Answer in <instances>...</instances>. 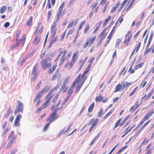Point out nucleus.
Returning <instances> with one entry per match:
<instances>
[{"label": "nucleus", "mask_w": 154, "mask_h": 154, "mask_svg": "<svg viewBox=\"0 0 154 154\" xmlns=\"http://www.w3.org/2000/svg\"><path fill=\"white\" fill-rule=\"evenodd\" d=\"M146 83V81L144 79L142 82L140 86H142V87L143 88L145 86Z\"/></svg>", "instance_id": "603ef678"}, {"label": "nucleus", "mask_w": 154, "mask_h": 154, "mask_svg": "<svg viewBox=\"0 0 154 154\" xmlns=\"http://www.w3.org/2000/svg\"><path fill=\"white\" fill-rule=\"evenodd\" d=\"M151 119L149 120L146 123H145L141 127L142 129H143V128L145 127L149 123V122L151 121Z\"/></svg>", "instance_id": "4d7b16f0"}, {"label": "nucleus", "mask_w": 154, "mask_h": 154, "mask_svg": "<svg viewBox=\"0 0 154 154\" xmlns=\"http://www.w3.org/2000/svg\"><path fill=\"white\" fill-rule=\"evenodd\" d=\"M57 65V63H55L54 65L52 67V72H53V71H54L55 70L56 68Z\"/></svg>", "instance_id": "338daca9"}, {"label": "nucleus", "mask_w": 154, "mask_h": 154, "mask_svg": "<svg viewBox=\"0 0 154 154\" xmlns=\"http://www.w3.org/2000/svg\"><path fill=\"white\" fill-rule=\"evenodd\" d=\"M94 120V119H92L89 122V123L88 124H86L82 128V129H84V128L86 126V125H91V123H92V122Z\"/></svg>", "instance_id": "a19ab883"}, {"label": "nucleus", "mask_w": 154, "mask_h": 154, "mask_svg": "<svg viewBox=\"0 0 154 154\" xmlns=\"http://www.w3.org/2000/svg\"><path fill=\"white\" fill-rule=\"evenodd\" d=\"M44 109V108L42 106L39 108H38L36 110V112H38L41 111L42 109Z\"/></svg>", "instance_id": "680f3d73"}, {"label": "nucleus", "mask_w": 154, "mask_h": 154, "mask_svg": "<svg viewBox=\"0 0 154 154\" xmlns=\"http://www.w3.org/2000/svg\"><path fill=\"white\" fill-rule=\"evenodd\" d=\"M86 79V78H85L83 80L82 82V83L80 84H79L78 85H77L76 87V91H77V92H78L81 87H82V85L83 84L84 81Z\"/></svg>", "instance_id": "ddd939ff"}, {"label": "nucleus", "mask_w": 154, "mask_h": 154, "mask_svg": "<svg viewBox=\"0 0 154 154\" xmlns=\"http://www.w3.org/2000/svg\"><path fill=\"white\" fill-rule=\"evenodd\" d=\"M65 56H62L61 57V59L60 60V63L59 64V65H60L62 63H63L65 60L66 59Z\"/></svg>", "instance_id": "bb28decb"}, {"label": "nucleus", "mask_w": 154, "mask_h": 154, "mask_svg": "<svg viewBox=\"0 0 154 154\" xmlns=\"http://www.w3.org/2000/svg\"><path fill=\"white\" fill-rule=\"evenodd\" d=\"M101 23L102 21H100L96 24V27L95 28L94 31H93V33H95L97 30L99 29Z\"/></svg>", "instance_id": "4468645a"}, {"label": "nucleus", "mask_w": 154, "mask_h": 154, "mask_svg": "<svg viewBox=\"0 0 154 154\" xmlns=\"http://www.w3.org/2000/svg\"><path fill=\"white\" fill-rule=\"evenodd\" d=\"M74 31V29L73 28L71 30H69L66 35V37L68 36L69 34H71Z\"/></svg>", "instance_id": "de8ad7c7"}, {"label": "nucleus", "mask_w": 154, "mask_h": 154, "mask_svg": "<svg viewBox=\"0 0 154 154\" xmlns=\"http://www.w3.org/2000/svg\"><path fill=\"white\" fill-rule=\"evenodd\" d=\"M154 113L153 110H152L145 116V118L146 119V120H147L150 116H151L153 113Z\"/></svg>", "instance_id": "a211bd4d"}, {"label": "nucleus", "mask_w": 154, "mask_h": 154, "mask_svg": "<svg viewBox=\"0 0 154 154\" xmlns=\"http://www.w3.org/2000/svg\"><path fill=\"white\" fill-rule=\"evenodd\" d=\"M51 63L50 62H48L46 59H44L41 62V65L44 70H46L48 67L51 66Z\"/></svg>", "instance_id": "7ed1b4c3"}, {"label": "nucleus", "mask_w": 154, "mask_h": 154, "mask_svg": "<svg viewBox=\"0 0 154 154\" xmlns=\"http://www.w3.org/2000/svg\"><path fill=\"white\" fill-rule=\"evenodd\" d=\"M17 102H18V104L17 105L14 112L15 115H16L17 113L19 112L21 113H23V109L24 107L23 103L19 100H18Z\"/></svg>", "instance_id": "f257e3e1"}, {"label": "nucleus", "mask_w": 154, "mask_h": 154, "mask_svg": "<svg viewBox=\"0 0 154 154\" xmlns=\"http://www.w3.org/2000/svg\"><path fill=\"white\" fill-rule=\"evenodd\" d=\"M61 84V82H58L56 86L54 88V89L55 90H57V89H58V88L60 86Z\"/></svg>", "instance_id": "6e6d98bb"}, {"label": "nucleus", "mask_w": 154, "mask_h": 154, "mask_svg": "<svg viewBox=\"0 0 154 154\" xmlns=\"http://www.w3.org/2000/svg\"><path fill=\"white\" fill-rule=\"evenodd\" d=\"M132 82L129 83L128 82H126L121 83V86L123 89L127 88L129 85L131 84Z\"/></svg>", "instance_id": "9b49d317"}, {"label": "nucleus", "mask_w": 154, "mask_h": 154, "mask_svg": "<svg viewBox=\"0 0 154 154\" xmlns=\"http://www.w3.org/2000/svg\"><path fill=\"white\" fill-rule=\"evenodd\" d=\"M42 101V100L40 98H39L38 99V100L35 102H36V106H38L40 104V102Z\"/></svg>", "instance_id": "5fc2aeb1"}, {"label": "nucleus", "mask_w": 154, "mask_h": 154, "mask_svg": "<svg viewBox=\"0 0 154 154\" xmlns=\"http://www.w3.org/2000/svg\"><path fill=\"white\" fill-rule=\"evenodd\" d=\"M9 23L8 22H6L5 23L4 25V26L5 28H7L9 26Z\"/></svg>", "instance_id": "e2e57ef3"}, {"label": "nucleus", "mask_w": 154, "mask_h": 154, "mask_svg": "<svg viewBox=\"0 0 154 154\" xmlns=\"http://www.w3.org/2000/svg\"><path fill=\"white\" fill-rule=\"evenodd\" d=\"M96 38V37L94 36L93 38H91V39L88 38L87 40V41H88V46L90 47L91 46L92 44L93 43V42H94Z\"/></svg>", "instance_id": "f8f14e48"}, {"label": "nucleus", "mask_w": 154, "mask_h": 154, "mask_svg": "<svg viewBox=\"0 0 154 154\" xmlns=\"http://www.w3.org/2000/svg\"><path fill=\"white\" fill-rule=\"evenodd\" d=\"M132 36L131 35H129V34H127L125 36V39L124 41V43L126 44L127 46L128 45V43L131 40Z\"/></svg>", "instance_id": "1a4fd4ad"}, {"label": "nucleus", "mask_w": 154, "mask_h": 154, "mask_svg": "<svg viewBox=\"0 0 154 154\" xmlns=\"http://www.w3.org/2000/svg\"><path fill=\"white\" fill-rule=\"evenodd\" d=\"M151 48H147L146 46L144 53V55L148 53L149 52L151 51Z\"/></svg>", "instance_id": "ea45409f"}, {"label": "nucleus", "mask_w": 154, "mask_h": 154, "mask_svg": "<svg viewBox=\"0 0 154 154\" xmlns=\"http://www.w3.org/2000/svg\"><path fill=\"white\" fill-rule=\"evenodd\" d=\"M85 20H83L82 22L81 23V24H80V25L79 26V28H78V30H80L81 29L82 27L83 26V25H84L85 23Z\"/></svg>", "instance_id": "c9c22d12"}, {"label": "nucleus", "mask_w": 154, "mask_h": 154, "mask_svg": "<svg viewBox=\"0 0 154 154\" xmlns=\"http://www.w3.org/2000/svg\"><path fill=\"white\" fill-rule=\"evenodd\" d=\"M108 38V40L106 41V43H105V44L104 45V47H106L109 44V42L110 41L111 38Z\"/></svg>", "instance_id": "0e129e2a"}, {"label": "nucleus", "mask_w": 154, "mask_h": 154, "mask_svg": "<svg viewBox=\"0 0 154 154\" xmlns=\"http://www.w3.org/2000/svg\"><path fill=\"white\" fill-rule=\"evenodd\" d=\"M45 88H43L38 94H37L36 97L34 99V102H36L38 99L41 98V97L43 93L45 92Z\"/></svg>", "instance_id": "0eeeda50"}, {"label": "nucleus", "mask_w": 154, "mask_h": 154, "mask_svg": "<svg viewBox=\"0 0 154 154\" xmlns=\"http://www.w3.org/2000/svg\"><path fill=\"white\" fill-rule=\"evenodd\" d=\"M91 63H89L88 66H87V68L86 69L85 71L87 72H88L90 69L91 66Z\"/></svg>", "instance_id": "8fccbe9b"}, {"label": "nucleus", "mask_w": 154, "mask_h": 154, "mask_svg": "<svg viewBox=\"0 0 154 154\" xmlns=\"http://www.w3.org/2000/svg\"><path fill=\"white\" fill-rule=\"evenodd\" d=\"M121 41H122L121 39L120 38L117 39L116 40V42L115 47H116L121 42Z\"/></svg>", "instance_id": "e433bc0d"}, {"label": "nucleus", "mask_w": 154, "mask_h": 154, "mask_svg": "<svg viewBox=\"0 0 154 154\" xmlns=\"http://www.w3.org/2000/svg\"><path fill=\"white\" fill-rule=\"evenodd\" d=\"M89 45L88 41H86L85 44H84L83 46V48H85L88 45Z\"/></svg>", "instance_id": "69168bd1"}, {"label": "nucleus", "mask_w": 154, "mask_h": 154, "mask_svg": "<svg viewBox=\"0 0 154 154\" xmlns=\"http://www.w3.org/2000/svg\"><path fill=\"white\" fill-rule=\"evenodd\" d=\"M14 140H11L8 143L6 148L7 149H8L11 145L14 142Z\"/></svg>", "instance_id": "b1692460"}, {"label": "nucleus", "mask_w": 154, "mask_h": 154, "mask_svg": "<svg viewBox=\"0 0 154 154\" xmlns=\"http://www.w3.org/2000/svg\"><path fill=\"white\" fill-rule=\"evenodd\" d=\"M67 51L65 50H63L60 54H61V55L62 54H63V55L62 56H65V55L66 54L67 52Z\"/></svg>", "instance_id": "3c124183"}, {"label": "nucleus", "mask_w": 154, "mask_h": 154, "mask_svg": "<svg viewBox=\"0 0 154 154\" xmlns=\"http://www.w3.org/2000/svg\"><path fill=\"white\" fill-rule=\"evenodd\" d=\"M38 65L39 64L38 63H36L35 65L32 72V74L33 75V77L32 79V81H35V80L36 78H37V75L39 74V71L37 70L38 67Z\"/></svg>", "instance_id": "f03ea898"}, {"label": "nucleus", "mask_w": 154, "mask_h": 154, "mask_svg": "<svg viewBox=\"0 0 154 154\" xmlns=\"http://www.w3.org/2000/svg\"><path fill=\"white\" fill-rule=\"evenodd\" d=\"M99 121V119H98L97 118L95 119V121L92 124V126L93 127H95L96 125H97V123Z\"/></svg>", "instance_id": "c03bdc74"}, {"label": "nucleus", "mask_w": 154, "mask_h": 154, "mask_svg": "<svg viewBox=\"0 0 154 154\" xmlns=\"http://www.w3.org/2000/svg\"><path fill=\"white\" fill-rule=\"evenodd\" d=\"M6 9V6H3L0 9V12L1 13H2Z\"/></svg>", "instance_id": "37998d69"}, {"label": "nucleus", "mask_w": 154, "mask_h": 154, "mask_svg": "<svg viewBox=\"0 0 154 154\" xmlns=\"http://www.w3.org/2000/svg\"><path fill=\"white\" fill-rule=\"evenodd\" d=\"M9 129L8 128H7L6 129H5L3 132L2 133V135L4 136L5 135L6 132L8 131Z\"/></svg>", "instance_id": "13d9d810"}, {"label": "nucleus", "mask_w": 154, "mask_h": 154, "mask_svg": "<svg viewBox=\"0 0 154 154\" xmlns=\"http://www.w3.org/2000/svg\"><path fill=\"white\" fill-rule=\"evenodd\" d=\"M94 103H93L90 106L88 109V111L89 112H91L92 111L94 107Z\"/></svg>", "instance_id": "a878e982"}, {"label": "nucleus", "mask_w": 154, "mask_h": 154, "mask_svg": "<svg viewBox=\"0 0 154 154\" xmlns=\"http://www.w3.org/2000/svg\"><path fill=\"white\" fill-rule=\"evenodd\" d=\"M127 147V146H125L122 148L120 149L119 150V151L117 153L119 154L122 151H123V150H124V149H126Z\"/></svg>", "instance_id": "79ce46f5"}, {"label": "nucleus", "mask_w": 154, "mask_h": 154, "mask_svg": "<svg viewBox=\"0 0 154 154\" xmlns=\"http://www.w3.org/2000/svg\"><path fill=\"white\" fill-rule=\"evenodd\" d=\"M108 6V4H106V5L104 8L103 10V13H104L106 11V10Z\"/></svg>", "instance_id": "bf43d9fd"}, {"label": "nucleus", "mask_w": 154, "mask_h": 154, "mask_svg": "<svg viewBox=\"0 0 154 154\" xmlns=\"http://www.w3.org/2000/svg\"><path fill=\"white\" fill-rule=\"evenodd\" d=\"M77 60V54L75 53L73 55L72 60L69 63V66L67 67V69L69 70L72 67L75 62Z\"/></svg>", "instance_id": "20e7f679"}, {"label": "nucleus", "mask_w": 154, "mask_h": 154, "mask_svg": "<svg viewBox=\"0 0 154 154\" xmlns=\"http://www.w3.org/2000/svg\"><path fill=\"white\" fill-rule=\"evenodd\" d=\"M17 150V149L16 148H15L13 150H12L10 154H14L16 152Z\"/></svg>", "instance_id": "774afa93"}, {"label": "nucleus", "mask_w": 154, "mask_h": 154, "mask_svg": "<svg viewBox=\"0 0 154 154\" xmlns=\"http://www.w3.org/2000/svg\"><path fill=\"white\" fill-rule=\"evenodd\" d=\"M104 31L105 30H103L98 36V37L100 38H100L101 40H102L104 38L106 37V35L104 34Z\"/></svg>", "instance_id": "4be33fe9"}, {"label": "nucleus", "mask_w": 154, "mask_h": 154, "mask_svg": "<svg viewBox=\"0 0 154 154\" xmlns=\"http://www.w3.org/2000/svg\"><path fill=\"white\" fill-rule=\"evenodd\" d=\"M72 125V124H71L67 128L65 131L63 133V134H65L66 133H67L71 127Z\"/></svg>", "instance_id": "49530a36"}, {"label": "nucleus", "mask_w": 154, "mask_h": 154, "mask_svg": "<svg viewBox=\"0 0 154 154\" xmlns=\"http://www.w3.org/2000/svg\"><path fill=\"white\" fill-rule=\"evenodd\" d=\"M54 120V119H53L52 118L50 119V117H49L48 119V121H49V122L48 123V124L45 126L44 130V131L47 130L48 128L49 127L50 123Z\"/></svg>", "instance_id": "9d476101"}, {"label": "nucleus", "mask_w": 154, "mask_h": 154, "mask_svg": "<svg viewBox=\"0 0 154 154\" xmlns=\"http://www.w3.org/2000/svg\"><path fill=\"white\" fill-rule=\"evenodd\" d=\"M122 15L121 16L119 17L118 20H117V22L116 23L115 25H116L117 23L118 22H119L120 23H121L123 21V18L122 17Z\"/></svg>", "instance_id": "a18cd8bd"}, {"label": "nucleus", "mask_w": 154, "mask_h": 154, "mask_svg": "<svg viewBox=\"0 0 154 154\" xmlns=\"http://www.w3.org/2000/svg\"><path fill=\"white\" fill-rule=\"evenodd\" d=\"M78 21V19H75L72 20L69 23V25L67 26V28H69L72 26H75L77 23Z\"/></svg>", "instance_id": "6e6552de"}, {"label": "nucleus", "mask_w": 154, "mask_h": 154, "mask_svg": "<svg viewBox=\"0 0 154 154\" xmlns=\"http://www.w3.org/2000/svg\"><path fill=\"white\" fill-rule=\"evenodd\" d=\"M153 34V33L151 32L150 34V36L149 39V40L148 42L147 45V48H148L150 45V43L151 42L152 39V38Z\"/></svg>", "instance_id": "6ab92c4d"}, {"label": "nucleus", "mask_w": 154, "mask_h": 154, "mask_svg": "<svg viewBox=\"0 0 154 154\" xmlns=\"http://www.w3.org/2000/svg\"><path fill=\"white\" fill-rule=\"evenodd\" d=\"M52 97V96H50L49 95H47L46 97V100L45 101L48 103H50L49 101Z\"/></svg>", "instance_id": "2f4dec72"}, {"label": "nucleus", "mask_w": 154, "mask_h": 154, "mask_svg": "<svg viewBox=\"0 0 154 154\" xmlns=\"http://www.w3.org/2000/svg\"><path fill=\"white\" fill-rule=\"evenodd\" d=\"M103 98V97L101 95L95 98V100L96 101H98L100 100H102Z\"/></svg>", "instance_id": "cd10ccee"}, {"label": "nucleus", "mask_w": 154, "mask_h": 154, "mask_svg": "<svg viewBox=\"0 0 154 154\" xmlns=\"http://www.w3.org/2000/svg\"><path fill=\"white\" fill-rule=\"evenodd\" d=\"M116 25H115V26L112 29V30L110 33V34L108 36V38H111L112 36V33L115 30V28H116Z\"/></svg>", "instance_id": "f704fd0d"}, {"label": "nucleus", "mask_w": 154, "mask_h": 154, "mask_svg": "<svg viewBox=\"0 0 154 154\" xmlns=\"http://www.w3.org/2000/svg\"><path fill=\"white\" fill-rule=\"evenodd\" d=\"M143 63L138 64L135 66L134 69L135 70H137L138 68L141 67L143 65Z\"/></svg>", "instance_id": "393cba45"}, {"label": "nucleus", "mask_w": 154, "mask_h": 154, "mask_svg": "<svg viewBox=\"0 0 154 154\" xmlns=\"http://www.w3.org/2000/svg\"><path fill=\"white\" fill-rule=\"evenodd\" d=\"M127 0H125L124 1L122 2V4L121 7H120L119 9L118 10V11H120L124 7V6L125 5L126 3L127 2Z\"/></svg>", "instance_id": "f3484780"}, {"label": "nucleus", "mask_w": 154, "mask_h": 154, "mask_svg": "<svg viewBox=\"0 0 154 154\" xmlns=\"http://www.w3.org/2000/svg\"><path fill=\"white\" fill-rule=\"evenodd\" d=\"M69 79V77H67L63 81V85H64L65 86H66L67 84L68 83Z\"/></svg>", "instance_id": "5701e85b"}, {"label": "nucleus", "mask_w": 154, "mask_h": 154, "mask_svg": "<svg viewBox=\"0 0 154 154\" xmlns=\"http://www.w3.org/2000/svg\"><path fill=\"white\" fill-rule=\"evenodd\" d=\"M20 31L17 30V32L16 35V39L17 40L19 37V35L20 33Z\"/></svg>", "instance_id": "052dcab7"}, {"label": "nucleus", "mask_w": 154, "mask_h": 154, "mask_svg": "<svg viewBox=\"0 0 154 154\" xmlns=\"http://www.w3.org/2000/svg\"><path fill=\"white\" fill-rule=\"evenodd\" d=\"M40 39L41 38L40 37L38 36H36L35 38L34 41V43L35 45H36L38 44V43L40 41Z\"/></svg>", "instance_id": "dca6fc26"}, {"label": "nucleus", "mask_w": 154, "mask_h": 154, "mask_svg": "<svg viewBox=\"0 0 154 154\" xmlns=\"http://www.w3.org/2000/svg\"><path fill=\"white\" fill-rule=\"evenodd\" d=\"M60 94V93L59 92H57V94L54 98L53 100V103H54L56 101Z\"/></svg>", "instance_id": "473e14b6"}, {"label": "nucleus", "mask_w": 154, "mask_h": 154, "mask_svg": "<svg viewBox=\"0 0 154 154\" xmlns=\"http://www.w3.org/2000/svg\"><path fill=\"white\" fill-rule=\"evenodd\" d=\"M129 116H127L126 117V118L124 119L123 121L120 123L119 125L121 126L123 125L127 120V119L129 118Z\"/></svg>", "instance_id": "4c0bfd02"}, {"label": "nucleus", "mask_w": 154, "mask_h": 154, "mask_svg": "<svg viewBox=\"0 0 154 154\" xmlns=\"http://www.w3.org/2000/svg\"><path fill=\"white\" fill-rule=\"evenodd\" d=\"M32 18H33V17L32 16H31L30 17L29 19V20H28V21L27 22V23L26 24L27 26H30L31 25V24L32 23Z\"/></svg>", "instance_id": "412c9836"}, {"label": "nucleus", "mask_w": 154, "mask_h": 154, "mask_svg": "<svg viewBox=\"0 0 154 154\" xmlns=\"http://www.w3.org/2000/svg\"><path fill=\"white\" fill-rule=\"evenodd\" d=\"M22 117L21 115L19 114L16 117L14 122V125L16 127H19L20 124L19 122L20 121V119Z\"/></svg>", "instance_id": "39448f33"}, {"label": "nucleus", "mask_w": 154, "mask_h": 154, "mask_svg": "<svg viewBox=\"0 0 154 154\" xmlns=\"http://www.w3.org/2000/svg\"><path fill=\"white\" fill-rule=\"evenodd\" d=\"M59 109V108H57L55 109V110L53 112V113L49 117H50V119L52 118L53 119H54V120H55L58 118V117L56 116V115L57 114V112L58 110Z\"/></svg>", "instance_id": "423d86ee"}, {"label": "nucleus", "mask_w": 154, "mask_h": 154, "mask_svg": "<svg viewBox=\"0 0 154 154\" xmlns=\"http://www.w3.org/2000/svg\"><path fill=\"white\" fill-rule=\"evenodd\" d=\"M113 109H112L111 110H110V111L104 117V119H105L106 118H107L113 112Z\"/></svg>", "instance_id": "c85d7f7f"}, {"label": "nucleus", "mask_w": 154, "mask_h": 154, "mask_svg": "<svg viewBox=\"0 0 154 154\" xmlns=\"http://www.w3.org/2000/svg\"><path fill=\"white\" fill-rule=\"evenodd\" d=\"M89 24H88L87 25L85 29L84 30V33H86L88 31L89 29Z\"/></svg>", "instance_id": "09e8293b"}, {"label": "nucleus", "mask_w": 154, "mask_h": 154, "mask_svg": "<svg viewBox=\"0 0 154 154\" xmlns=\"http://www.w3.org/2000/svg\"><path fill=\"white\" fill-rule=\"evenodd\" d=\"M51 15V11H49L47 14V20H49L50 19V17Z\"/></svg>", "instance_id": "58836bf2"}, {"label": "nucleus", "mask_w": 154, "mask_h": 154, "mask_svg": "<svg viewBox=\"0 0 154 154\" xmlns=\"http://www.w3.org/2000/svg\"><path fill=\"white\" fill-rule=\"evenodd\" d=\"M65 2H63L62 4L60 6L59 9L58 10L59 12H61L62 11L63 9L64 6Z\"/></svg>", "instance_id": "72a5a7b5"}, {"label": "nucleus", "mask_w": 154, "mask_h": 154, "mask_svg": "<svg viewBox=\"0 0 154 154\" xmlns=\"http://www.w3.org/2000/svg\"><path fill=\"white\" fill-rule=\"evenodd\" d=\"M50 103H48L46 101H45L43 104L42 106L44 108H46L48 107L50 104Z\"/></svg>", "instance_id": "c756f323"}, {"label": "nucleus", "mask_w": 154, "mask_h": 154, "mask_svg": "<svg viewBox=\"0 0 154 154\" xmlns=\"http://www.w3.org/2000/svg\"><path fill=\"white\" fill-rule=\"evenodd\" d=\"M67 88L64 85H62L61 87L60 88V91H62L63 93H64L66 91Z\"/></svg>", "instance_id": "2eb2a0df"}, {"label": "nucleus", "mask_w": 154, "mask_h": 154, "mask_svg": "<svg viewBox=\"0 0 154 154\" xmlns=\"http://www.w3.org/2000/svg\"><path fill=\"white\" fill-rule=\"evenodd\" d=\"M122 87L121 86V85H120V84L118 85L115 88L116 91L115 92H117V91H121V88H122Z\"/></svg>", "instance_id": "aec40b11"}, {"label": "nucleus", "mask_w": 154, "mask_h": 154, "mask_svg": "<svg viewBox=\"0 0 154 154\" xmlns=\"http://www.w3.org/2000/svg\"><path fill=\"white\" fill-rule=\"evenodd\" d=\"M153 92V90H151L150 92L148 94L146 98L145 99V100H146L149 97H150L151 95L152 94Z\"/></svg>", "instance_id": "7c9ffc66"}, {"label": "nucleus", "mask_w": 154, "mask_h": 154, "mask_svg": "<svg viewBox=\"0 0 154 154\" xmlns=\"http://www.w3.org/2000/svg\"><path fill=\"white\" fill-rule=\"evenodd\" d=\"M88 72H86L85 71L84 72V73L82 74V77L81 79H83V80L85 78H87L86 76L85 77V75L88 73Z\"/></svg>", "instance_id": "864d4df0"}]
</instances>
